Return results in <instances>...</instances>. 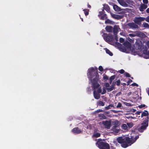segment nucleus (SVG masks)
Wrapping results in <instances>:
<instances>
[{"label":"nucleus","mask_w":149,"mask_h":149,"mask_svg":"<svg viewBox=\"0 0 149 149\" xmlns=\"http://www.w3.org/2000/svg\"><path fill=\"white\" fill-rule=\"evenodd\" d=\"M87 75L88 78L91 79V85L94 89V96L95 99H98L100 97L99 93L103 94L106 93V91L104 88L102 89L99 88L97 89V92L96 91V89L100 86L99 83H100L97 68H89L88 70Z\"/></svg>","instance_id":"f257e3e1"},{"label":"nucleus","mask_w":149,"mask_h":149,"mask_svg":"<svg viewBox=\"0 0 149 149\" xmlns=\"http://www.w3.org/2000/svg\"><path fill=\"white\" fill-rule=\"evenodd\" d=\"M146 44L148 47L149 50L147 47L143 45V43L141 40H137L135 43V48L132 51L133 55H135L137 54L143 56L146 58H149V41H147Z\"/></svg>","instance_id":"f03ea898"},{"label":"nucleus","mask_w":149,"mask_h":149,"mask_svg":"<svg viewBox=\"0 0 149 149\" xmlns=\"http://www.w3.org/2000/svg\"><path fill=\"white\" fill-rule=\"evenodd\" d=\"M139 138V136H131V138L127 137H120L117 139L118 143L121 144V146L123 148H126L130 146L134 143Z\"/></svg>","instance_id":"7ed1b4c3"},{"label":"nucleus","mask_w":149,"mask_h":149,"mask_svg":"<svg viewBox=\"0 0 149 149\" xmlns=\"http://www.w3.org/2000/svg\"><path fill=\"white\" fill-rule=\"evenodd\" d=\"M135 44L134 48L132 49L131 47V44L130 42L128 41L125 42L123 44V46L121 47L120 49L121 50L124 52L126 53H129L131 52L132 54H133L132 52V51L135 48Z\"/></svg>","instance_id":"20e7f679"},{"label":"nucleus","mask_w":149,"mask_h":149,"mask_svg":"<svg viewBox=\"0 0 149 149\" xmlns=\"http://www.w3.org/2000/svg\"><path fill=\"white\" fill-rule=\"evenodd\" d=\"M148 117H147L146 118L145 121L142 123L138 127V130L141 132H142L145 130L148 125Z\"/></svg>","instance_id":"39448f33"},{"label":"nucleus","mask_w":149,"mask_h":149,"mask_svg":"<svg viewBox=\"0 0 149 149\" xmlns=\"http://www.w3.org/2000/svg\"><path fill=\"white\" fill-rule=\"evenodd\" d=\"M101 141V139H99L96 143V145H98L100 149H109V146L108 144Z\"/></svg>","instance_id":"423d86ee"},{"label":"nucleus","mask_w":149,"mask_h":149,"mask_svg":"<svg viewBox=\"0 0 149 149\" xmlns=\"http://www.w3.org/2000/svg\"><path fill=\"white\" fill-rule=\"evenodd\" d=\"M104 40L107 42H110L113 41V36L110 34L107 35V34L104 33L102 35Z\"/></svg>","instance_id":"0eeeda50"},{"label":"nucleus","mask_w":149,"mask_h":149,"mask_svg":"<svg viewBox=\"0 0 149 149\" xmlns=\"http://www.w3.org/2000/svg\"><path fill=\"white\" fill-rule=\"evenodd\" d=\"M111 124L112 126V128H118L120 124V122L117 120H115L112 121L111 123Z\"/></svg>","instance_id":"6e6552de"},{"label":"nucleus","mask_w":149,"mask_h":149,"mask_svg":"<svg viewBox=\"0 0 149 149\" xmlns=\"http://www.w3.org/2000/svg\"><path fill=\"white\" fill-rule=\"evenodd\" d=\"M145 18L144 17H136L134 19V21L136 24H140V22L145 20Z\"/></svg>","instance_id":"1a4fd4ad"},{"label":"nucleus","mask_w":149,"mask_h":149,"mask_svg":"<svg viewBox=\"0 0 149 149\" xmlns=\"http://www.w3.org/2000/svg\"><path fill=\"white\" fill-rule=\"evenodd\" d=\"M111 122L110 121L106 120L102 122V124L107 129H109L111 125Z\"/></svg>","instance_id":"9d476101"},{"label":"nucleus","mask_w":149,"mask_h":149,"mask_svg":"<svg viewBox=\"0 0 149 149\" xmlns=\"http://www.w3.org/2000/svg\"><path fill=\"white\" fill-rule=\"evenodd\" d=\"M127 26L128 28L131 29H136L138 27V26L134 23H129Z\"/></svg>","instance_id":"9b49d317"},{"label":"nucleus","mask_w":149,"mask_h":149,"mask_svg":"<svg viewBox=\"0 0 149 149\" xmlns=\"http://www.w3.org/2000/svg\"><path fill=\"white\" fill-rule=\"evenodd\" d=\"M147 8V5L143 3H141L139 6V8L141 11H143Z\"/></svg>","instance_id":"f8f14e48"},{"label":"nucleus","mask_w":149,"mask_h":149,"mask_svg":"<svg viewBox=\"0 0 149 149\" xmlns=\"http://www.w3.org/2000/svg\"><path fill=\"white\" fill-rule=\"evenodd\" d=\"M103 10L102 11L100 12L98 15L100 19L102 20L104 19L107 18L106 15L103 14Z\"/></svg>","instance_id":"ddd939ff"},{"label":"nucleus","mask_w":149,"mask_h":149,"mask_svg":"<svg viewBox=\"0 0 149 149\" xmlns=\"http://www.w3.org/2000/svg\"><path fill=\"white\" fill-rule=\"evenodd\" d=\"M113 8L114 10L117 12H120L122 11V13H124V11H123V10L121 9L120 7H118V6L116 5H114L113 6Z\"/></svg>","instance_id":"4468645a"},{"label":"nucleus","mask_w":149,"mask_h":149,"mask_svg":"<svg viewBox=\"0 0 149 149\" xmlns=\"http://www.w3.org/2000/svg\"><path fill=\"white\" fill-rule=\"evenodd\" d=\"M119 3L122 6L124 7H127L128 4L123 0H118Z\"/></svg>","instance_id":"2eb2a0df"},{"label":"nucleus","mask_w":149,"mask_h":149,"mask_svg":"<svg viewBox=\"0 0 149 149\" xmlns=\"http://www.w3.org/2000/svg\"><path fill=\"white\" fill-rule=\"evenodd\" d=\"M136 36L141 38H144L146 37V35L143 33L138 31L135 32Z\"/></svg>","instance_id":"dca6fc26"},{"label":"nucleus","mask_w":149,"mask_h":149,"mask_svg":"<svg viewBox=\"0 0 149 149\" xmlns=\"http://www.w3.org/2000/svg\"><path fill=\"white\" fill-rule=\"evenodd\" d=\"M120 30V29L119 26L118 25H115L114 26L113 32L114 33L116 34V33H117Z\"/></svg>","instance_id":"f3484780"},{"label":"nucleus","mask_w":149,"mask_h":149,"mask_svg":"<svg viewBox=\"0 0 149 149\" xmlns=\"http://www.w3.org/2000/svg\"><path fill=\"white\" fill-rule=\"evenodd\" d=\"M111 130L113 131L114 134H116L119 132L120 129L118 128H112Z\"/></svg>","instance_id":"a211bd4d"},{"label":"nucleus","mask_w":149,"mask_h":149,"mask_svg":"<svg viewBox=\"0 0 149 149\" xmlns=\"http://www.w3.org/2000/svg\"><path fill=\"white\" fill-rule=\"evenodd\" d=\"M111 16L115 19H119L121 18L122 17L120 15H116L112 13H111Z\"/></svg>","instance_id":"6ab92c4d"},{"label":"nucleus","mask_w":149,"mask_h":149,"mask_svg":"<svg viewBox=\"0 0 149 149\" xmlns=\"http://www.w3.org/2000/svg\"><path fill=\"white\" fill-rule=\"evenodd\" d=\"M72 132L74 133H79L81 132V131L78 128H75L72 130Z\"/></svg>","instance_id":"aec40b11"},{"label":"nucleus","mask_w":149,"mask_h":149,"mask_svg":"<svg viewBox=\"0 0 149 149\" xmlns=\"http://www.w3.org/2000/svg\"><path fill=\"white\" fill-rule=\"evenodd\" d=\"M105 29L107 32H111L112 31V28L110 26H107Z\"/></svg>","instance_id":"412c9836"},{"label":"nucleus","mask_w":149,"mask_h":149,"mask_svg":"<svg viewBox=\"0 0 149 149\" xmlns=\"http://www.w3.org/2000/svg\"><path fill=\"white\" fill-rule=\"evenodd\" d=\"M104 49L105 50L107 54H109L110 56H112L113 55L112 53L111 52L109 49H107L106 48H104Z\"/></svg>","instance_id":"4be33fe9"},{"label":"nucleus","mask_w":149,"mask_h":149,"mask_svg":"<svg viewBox=\"0 0 149 149\" xmlns=\"http://www.w3.org/2000/svg\"><path fill=\"white\" fill-rule=\"evenodd\" d=\"M100 134L98 132H95L93 135V136L95 138H97L100 136Z\"/></svg>","instance_id":"5701e85b"},{"label":"nucleus","mask_w":149,"mask_h":149,"mask_svg":"<svg viewBox=\"0 0 149 149\" xmlns=\"http://www.w3.org/2000/svg\"><path fill=\"white\" fill-rule=\"evenodd\" d=\"M148 115V112L147 111H145L144 112H142L141 114V116H147Z\"/></svg>","instance_id":"b1692460"},{"label":"nucleus","mask_w":149,"mask_h":149,"mask_svg":"<svg viewBox=\"0 0 149 149\" xmlns=\"http://www.w3.org/2000/svg\"><path fill=\"white\" fill-rule=\"evenodd\" d=\"M104 9L107 11H109V6L107 5L104 4L103 5Z\"/></svg>","instance_id":"393cba45"},{"label":"nucleus","mask_w":149,"mask_h":149,"mask_svg":"<svg viewBox=\"0 0 149 149\" xmlns=\"http://www.w3.org/2000/svg\"><path fill=\"white\" fill-rule=\"evenodd\" d=\"M127 126L130 128L132 127L133 125V124L132 123H127Z\"/></svg>","instance_id":"a878e982"},{"label":"nucleus","mask_w":149,"mask_h":149,"mask_svg":"<svg viewBox=\"0 0 149 149\" xmlns=\"http://www.w3.org/2000/svg\"><path fill=\"white\" fill-rule=\"evenodd\" d=\"M127 126L125 124H123L122 126V128L124 130L127 129Z\"/></svg>","instance_id":"bb28decb"},{"label":"nucleus","mask_w":149,"mask_h":149,"mask_svg":"<svg viewBox=\"0 0 149 149\" xmlns=\"http://www.w3.org/2000/svg\"><path fill=\"white\" fill-rule=\"evenodd\" d=\"M115 75H113L111 76L109 79L110 81V83H111L112 81L115 78Z\"/></svg>","instance_id":"cd10ccee"},{"label":"nucleus","mask_w":149,"mask_h":149,"mask_svg":"<svg viewBox=\"0 0 149 149\" xmlns=\"http://www.w3.org/2000/svg\"><path fill=\"white\" fill-rule=\"evenodd\" d=\"M112 23V21L109 19H107L105 21V23L106 24H111Z\"/></svg>","instance_id":"c85d7f7f"},{"label":"nucleus","mask_w":149,"mask_h":149,"mask_svg":"<svg viewBox=\"0 0 149 149\" xmlns=\"http://www.w3.org/2000/svg\"><path fill=\"white\" fill-rule=\"evenodd\" d=\"M113 86H111L109 88H107V90H108V91L109 92L112 90H113Z\"/></svg>","instance_id":"c756f323"},{"label":"nucleus","mask_w":149,"mask_h":149,"mask_svg":"<svg viewBox=\"0 0 149 149\" xmlns=\"http://www.w3.org/2000/svg\"><path fill=\"white\" fill-rule=\"evenodd\" d=\"M98 105L101 106H103L104 105V103L102 101H100L98 103Z\"/></svg>","instance_id":"7c9ffc66"},{"label":"nucleus","mask_w":149,"mask_h":149,"mask_svg":"<svg viewBox=\"0 0 149 149\" xmlns=\"http://www.w3.org/2000/svg\"><path fill=\"white\" fill-rule=\"evenodd\" d=\"M103 79L105 80H107L108 79V77L105 74H103Z\"/></svg>","instance_id":"2f4dec72"},{"label":"nucleus","mask_w":149,"mask_h":149,"mask_svg":"<svg viewBox=\"0 0 149 149\" xmlns=\"http://www.w3.org/2000/svg\"><path fill=\"white\" fill-rule=\"evenodd\" d=\"M112 107V105H110L107 107H105V109L106 110H108L110 109V108Z\"/></svg>","instance_id":"473e14b6"},{"label":"nucleus","mask_w":149,"mask_h":149,"mask_svg":"<svg viewBox=\"0 0 149 149\" xmlns=\"http://www.w3.org/2000/svg\"><path fill=\"white\" fill-rule=\"evenodd\" d=\"M99 116L101 118H103V119L105 118V116L103 114H101V113L99 115Z\"/></svg>","instance_id":"72a5a7b5"},{"label":"nucleus","mask_w":149,"mask_h":149,"mask_svg":"<svg viewBox=\"0 0 149 149\" xmlns=\"http://www.w3.org/2000/svg\"><path fill=\"white\" fill-rule=\"evenodd\" d=\"M129 35L130 37H135L136 36V33L135 32L134 34H130Z\"/></svg>","instance_id":"f704fd0d"},{"label":"nucleus","mask_w":149,"mask_h":149,"mask_svg":"<svg viewBox=\"0 0 149 149\" xmlns=\"http://www.w3.org/2000/svg\"><path fill=\"white\" fill-rule=\"evenodd\" d=\"M98 69H99V70L100 71H101V72L102 71H103V70L102 67L101 66H100L99 67Z\"/></svg>","instance_id":"c9c22d12"},{"label":"nucleus","mask_w":149,"mask_h":149,"mask_svg":"<svg viewBox=\"0 0 149 149\" xmlns=\"http://www.w3.org/2000/svg\"><path fill=\"white\" fill-rule=\"evenodd\" d=\"M84 10V13H85V15L86 16L87 15H88V10Z\"/></svg>","instance_id":"e433bc0d"},{"label":"nucleus","mask_w":149,"mask_h":149,"mask_svg":"<svg viewBox=\"0 0 149 149\" xmlns=\"http://www.w3.org/2000/svg\"><path fill=\"white\" fill-rule=\"evenodd\" d=\"M143 2L144 4H147L148 3V0H143Z\"/></svg>","instance_id":"4c0bfd02"},{"label":"nucleus","mask_w":149,"mask_h":149,"mask_svg":"<svg viewBox=\"0 0 149 149\" xmlns=\"http://www.w3.org/2000/svg\"><path fill=\"white\" fill-rule=\"evenodd\" d=\"M144 27H149V25L146 23H144L143 24Z\"/></svg>","instance_id":"58836bf2"},{"label":"nucleus","mask_w":149,"mask_h":149,"mask_svg":"<svg viewBox=\"0 0 149 149\" xmlns=\"http://www.w3.org/2000/svg\"><path fill=\"white\" fill-rule=\"evenodd\" d=\"M124 74L127 77H130V75L129 74V73H125Z\"/></svg>","instance_id":"ea45409f"},{"label":"nucleus","mask_w":149,"mask_h":149,"mask_svg":"<svg viewBox=\"0 0 149 149\" xmlns=\"http://www.w3.org/2000/svg\"><path fill=\"white\" fill-rule=\"evenodd\" d=\"M122 104L120 103H118V104L117 105V106L116 107L117 108L118 107H121Z\"/></svg>","instance_id":"a19ab883"},{"label":"nucleus","mask_w":149,"mask_h":149,"mask_svg":"<svg viewBox=\"0 0 149 149\" xmlns=\"http://www.w3.org/2000/svg\"><path fill=\"white\" fill-rule=\"evenodd\" d=\"M119 40H120V42L121 43H122V42H123L124 41V39L122 38H120Z\"/></svg>","instance_id":"79ce46f5"},{"label":"nucleus","mask_w":149,"mask_h":149,"mask_svg":"<svg viewBox=\"0 0 149 149\" xmlns=\"http://www.w3.org/2000/svg\"><path fill=\"white\" fill-rule=\"evenodd\" d=\"M118 72H119L121 74H123L124 72V71L123 69H122L120 70H119Z\"/></svg>","instance_id":"37998d69"},{"label":"nucleus","mask_w":149,"mask_h":149,"mask_svg":"<svg viewBox=\"0 0 149 149\" xmlns=\"http://www.w3.org/2000/svg\"><path fill=\"white\" fill-rule=\"evenodd\" d=\"M145 20L148 22H149V16L147 17L146 18H145Z\"/></svg>","instance_id":"c03bdc74"},{"label":"nucleus","mask_w":149,"mask_h":149,"mask_svg":"<svg viewBox=\"0 0 149 149\" xmlns=\"http://www.w3.org/2000/svg\"><path fill=\"white\" fill-rule=\"evenodd\" d=\"M120 81L119 80H118L117 81V85H118V86L119 85H120Z\"/></svg>","instance_id":"a18cd8bd"},{"label":"nucleus","mask_w":149,"mask_h":149,"mask_svg":"<svg viewBox=\"0 0 149 149\" xmlns=\"http://www.w3.org/2000/svg\"><path fill=\"white\" fill-rule=\"evenodd\" d=\"M109 85L108 83H106L105 84V86L107 88L109 87Z\"/></svg>","instance_id":"49530a36"},{"label":"nucleus","mask_w":149,"mask_h":149,"mask_svg":"<svg viewBox=\"0 0 149 149\" xmlns=\"http://www.w3.org/2000/svg\"><path fill=\"white\" fill-rule=\"evenodd\" d=\"M132 85L133 86H138V85L135 83H133L132 84Z\"/></svg>","instance_id":"de8ad7c7"},{"label":"nucleus","mask_w":149,"mask_h":149,"mask_svg":"<svg viewBox=\"0 0 149 149\" xmlns=\"http://www.w3.org/2000/svg\"><path fill=\"white\" fill-rule=\"evenodd\" d=\"M145 105H139V108H142V107H145Z\"/></svg>","instance_id":"09e8293b"},{"label":"nucleus","mask_w":149,"mask_h":149,"mask_svg":"<svg viewBox=\"0 0 149 149\" xmlns=\"http://www.w3.org/2000/svg\"><path fill=\"white\" fill-rule=\"evenodd\" d=\"M146 90H147V92L149 96V88H147Z\"/></svg>","instance_id":"8fccbe9b"},{"label":"nucleus","mask_w":149,"mask_h":149,"mask_svg":"<svg viewBox=\"0 0 149 149\" xmlns=\"http://www.w3.org/2000/svg\"><path fill=\"white\" fill-rule=\"evenodd\" d=\"M132 82V80H131V79H130L128 81V83H129L128 84H129V83H130L131 82Z\"/></svg>","instance_id":"3c124183"},{"label":"nucleus","mask_w":149,"mask_h":149,"mask_svg":"<svg viewBox=\"0 0 149 149\" xmlns=\"http://www.w3.org/2000/svg\"><path fill=\"white\" fill-rule=\"evenodd\" d=\"M146 11L147 13H149V8L147 9Z\"/></svg>","instance_id":"603ef678"},{"label":"nucleus","mask_w":149,"mask_h":149,"mask_svg":"<svg viewBox=\"0 0 149 149\" xmlns=\"http://www.w3.org/2000/svg\"><path fill=\"white\" fill-rule=\"evenodd\" d=\"M110 148H111V149H115V148L114 147L112 146H111Z\"/></svg>","instance_id":"864d4df0"},{"label":"nucleus","mask_w":149,"mask_h":149,"mask_svg":"<svg viewBox=\"0 0 149 149\" xmlns=\"http://www.w3.org/2000/svg\"><path fill=\"white\" fill-rule=\"evenodd\" d=\"M137 93V91L135 92L134 93H133V94H133V95H135V94L136 95Z\"/></svg>","instance_id":"5fc2aeb1"},{"label":"nucleus","mask_w":149,"mask_h":149,"mask_svg":"<svg viewBox=\"0 0 149 149\" xmlns=\"http://www.w3.org/2000/svg\"><path fill=\"white\" fill-rule=\"evenodd\" d=\"M132 93L131 92H130L128 93V95L130 96L131 94Z\"/></svg>","instance_id":"6e6d98bb"},{"label":"nucleus","mask_w":149,"mask_h":149,"mask_svg":"<svg viewBox=\"0 0 149 149\" xmlns=\"http://www.w3.org/2000/svg\"><path fill=\"white\" fill-rule=\"evenodd\" d=\"M126 105L127 106H130V104L129 103H127L126 104Z\"/></svg>","instance_id":"4d7b16f0"},{"label":"nucleus","mask_w":149,"mask_h":149,"mask_svg":"<svg viewBox=\"0 0 149 149\" xmlns=\"http://www.w3.org/2000/svg\"><path fill=\"white\" fill-rule=\"evenodd\" d=\"M98 111V112H102V109L99 110V111Z\"/></svg>","instance_id":"13d9d810"},{"label":"nucleus","mask_w":149,"mask_h":149,"mask_svg":"<svg viewBox=\"0 0 149 149\" xmlns=\"http://www.w3.org/2000/svg\"><path fill=\"white\" fill-rule=\"evenodd\" d=\"M88 7L89 8H91V6L89 5H88Z\"/></svg>","instance_id":"bf43d9fd"},{"label":"nucleus","mask_w":149,"mask_h":149,"mask_svg":"<svg viewBox=\"0 0 149 149\" xmlns=\"http://www.w3.org/2000/svg\"><path fill=\"white\" fill-rule=\"evenodd\" d=\"M115 39H116V41L118 40L117 38V37H115Z\"/></svg>","instance_id":"052dcab7"},{"label":"nucleus","mask_w":149,"mask_h":149,"mask_svg":"<svg viewBox=\"0 0 149 149\" xmlns=\"http://www.w3.org/2000/svg\"><path fill=\"white\" fill-rule=\"evenodd\" d=\"M81 20L82 21H83V19L82 18L81 19Z\"/></svg>","instance_id":"680f3d73"},{"label":"nucleus","mask_w":149,"mask_h":149,"mask_svg":"<svg viewBox=\"0 0 149 149\" xmlns=\"http://www.w3.org/2000/svg\"><path fill=\"white\" fill-rule=\"evenodd\" d=\"M120 34L121 35H122V33H120Z\"/></svg>","instance_id":"e2e57ef3"},{"label":"nucleus","mask_w":149,"mask_h":149,"mask_svg":"<svg viewBox=\"0 0 149 149\" xmlns=\"http://www.w3.org/2000/svg\"><path fill=\"white\" fill-rule=\"evenodd\" d=\"M148 5H149V4H148Z\"/></svg>","instance_id":"0e129e2a"}]
</instances>
